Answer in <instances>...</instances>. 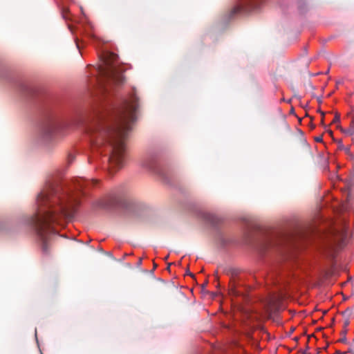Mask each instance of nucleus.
I'll return each mask as SVG.
<instances>
[{"label": "nucleus", "mask_w": 354, "mask_h": 354, "mask_svg": "<svg viewBox=\"0 0 354 354\" xmlns=\"http://www.w3.org/2000/svg\"><path fill=\"white\" fill-rule=\"evenodd\" d=\"M104 89H105V90H108V88H107V86H106V85H104Z\"/></svg>", "instance_id": "obj_20"}, {"label": "nucleus", "mask_w": 354, "mask_h": 354, "mask_svg": "<svg viewBox=\"0 0 354 354\" xmlns=\"http://www.w3.org/2000/svg\"><path fill=\"white\" fill-rule=\"evenodd\" d=\"M339 342H342V343L346 344L347 343V339H346V336L344 335L342 338L339 339Z\"/></svg>", "instance_id": "obj_9"}, {"label": "nucleus", "mask_w": 354, "mask_h": 354, "mask_svg": "<svg viewBox=\"0 0 354 354\" xmlns=\"http://www.w3.org/2000/svg\"><path fill=\"white\" fill-rule=\"evenodd\" d=\"M340 121V115L339 113H335V115L333 118V120H332V123H337V122H339Z\"/></svg>", "instance_id": "obj_8"}, {"label": "nucleus", "mask_w": 354, "mask_h": 354, "mask_svg": "<svg viewBox=\"0 0 354 354\" xmlns=\"http://www.w3.org/2000/svg\"><path fill=\"white\" fill-rule=\"evenodd\" d=\"M206 286H207V282H205V283H203V284L202 285V287H203V288H205Z\"/></svg>", "instance_id": "obj_17"}, {"label": "nucleus", "mask_w": 354, "mask_h": 354, "mask_svg": "<svg viewBox=\"0 0 354 354\" xmlns=\"http://www.w3.org/2000/svg\"><path fill=\"white\" fill-rule=\"evenodd\" d=\"M335 354H345V353H342V352H341L339 351H336Z\"/></svg>", "instance_id": "obj_13"}, {"label": "nucleus", "mask_w": 354, "mask_h": 354, "mask_svg": "<svg viewBox=\"0 0 354 354\" xmlns=\"http://www.w3.org/2000/svg\"><path fill=\"white\" fill-rule=\"evenodd\" d=\"M37 213L29 219L37 233L44 254L49 253V242L56 234L50 224L57 222L60 217L70 218L75 212L79 204L76 196L71 194H59L53 187L41 192L37 198Z\"/></svg>", "instance_id": "obj_2"}, {"label": "nucleus", "mask_w": 354, "mask_h": 354, "mask_svg": "<svg viewBox=\"0 0 354 354\" xmlns=\"http://www.w3.org/2000/svg\"><path fill=\"white\" fill-rule=\"evenodd\" d=\"M141 263H142V259H140L138 262V266H140Z\"/></svg>", "instance_id": "obj_16"}, {"label": "nucleus", "mask_w": 354, "mask_h": 354, "mask_svg": "<svg viewBox=\"0 0 354 354\" xmlns=\"http://www.w3.org/2000/svg\"><path fill=\"white\" fill-rule=\"evenodd\" d=\"M328 132H329V134H332L333 133L332 131H328Z\"/></svg>", "instance_id": "obj_23"}, {"label": "nucleus", "mask_w": 354, "mask_h": 354, "mask_svg": "<svg viewBox=\"0 0 354 354\" xmlns=\"http://www.w3.org/2000/svg\"><path fill=\"white\" fill-rule=\"evenodd\" d=\"M117 55L112 53H106L104 55L103 65L98 67V73L107 82V84L117 85L124 82L122 70L115 63Z\"/></svg>", "instance_id": "obj_3"}, {"label": "nucleus", "mask_w": 354, "mask_h": 354, "mask_svg": "<svg viewBox=\"0 0 354 354\" xmlns=\"http://www.w3.org/2000/svg\"><path fill=\"white\" fill-rule=\"evenodd\" d=\"M171 263H169L168 264V266H167V270L168 271H170V266H171Z\"/></svg>", "instance_id": "obj_12"}, {"label": "nucleus", "mask_w": 354, "mask_h": 354, "mask_svg": "<svg viewBox=\"0 0 354 354\" xmlns=\"http://www.w3.org/2000/svg\"><path fill=\"white\" fill-rule=\"evenodd\" d=\"M138 106V98L133 93L111 115L99 116L86 127V133L91 146L107 156L111 172L123 166L125 140L131 129V123L136 120L135 113Z\"/></svg>", "instance_id": "obj_1"}, {"label": "nucleus", "mask_w": 354, "mask_h": 354, "mask_svg": "<svg viewBox=\"0 0 354 354\" xmlns=\"http://www.w3.org/2000/svg\"><path fill=\"white\" fill-rule=\"evenodd\" d=\"M346 132L348 136H353L354 134V117L352 118L350 126Z\"/></svg>", "instance_id": "obj_6"}, {"label": "nucleus", "mask_w": 354, "mask_h": 354, "mask_svg": "<svg viewBox=\"0 0 354 354\" xmlns=\"http://www.w3.org/2000/svg\"><path fill=\"white\" fill-rule=\"evenodd\" d=\"M339 143H340L339 148H343V145H342V142H339Z\"/></svg>", "instance_id": "obj_18"}, {"label": "nucleus", "mask_w": 354, "mask_h": 354, "mask_svg": "<svg viewBox=\"0 0 354 354\" xmlns=\"http://www.w3.org/2000/svg\"><path fill=\"white\" fill-rule=\"evenodd\" d=\"M274 244H275V243H273L272 242H270V243H268V247H272V246H273Z\"/></svg>", "instance_id": "obj_14"}, {"label": "nucleus", "mask_w": 354, "mask_h": 354, "mask_svg": "<svg viewBox=\"0 0 354 354\" xmlns=\"http://www.w3.org/2000/svg\"><path fill=\"white\" fill-rule=\"evenodd\" d=\"M348 353H353V351H352L351 349H349V350L348 351Z\"/></svg>", "instance_id": "obj_21"}, {"label": "nucleus", "mask_w": 354, "mask_h": 354, "mask_svg": "<svg viewBox=\"0 0 354 354\" xmlns=\"http://www.w3.org/2000/svg\"><path fill=\"white\" fill-rule=\"evenodd\" d=\"M156 267H157V264L153 263V269H156Z\"/></svg>", "instance_id": "obj_19"}, {"label": "nucleus", "mask_w": 354, "mask_h": 354, "mask_svg": "<svg viewBox=\"0 0 354 354\" xmlns=\"http://www.w3.org/2000/svg\"><path fill=\"white\" fill-rule=\"evenodd\" d=\"M256 0H241V3L234 6L230 12V18L237 15L246 14L252 10L255 6L254 3Z\"/></svg>", "instance_id": "obj_4"}, {"label": "nucleus", "mask_w": 354, "mask_h": 354, "mask_svg": "<svg viewBox=\"0 0 354 354\" xmlns=\"http://www.w3.org/2000/svg\"><path fill=\"white\" fill-rule=\"evenodd\" d=\"M342 334H344V336H346V331L342 332Z\"/></svg>", "instance_id": "obj_22"}, {"label": "nucleus", "mask_w": 354, "mask_h": 354, "mask_svg": "<svg viewBox=\"0 0 354 354\" xmlns=\"http://www.w3.org/2000/svg\"><path fill=\"white\" fill-rule=\"evenodd\" d=\"M85 183L95 184V183H97V180H92V182L88 183V182H86V180H84L83 179H80V180L78 181L79 187L80 188H82L84 186Z\"/></svg>", "instance_id": "obj_7"}, {"label": "nucleus", "mask_w": 354, "mask_h": 354, "mask_svg": "<svg viewBox=\"0 0 354 354\" xmlns=\"http://www.w3.org/2000/svg\"><path fill=\"white\" fill-rule=\"evenodd\" d=\"M322 115L324 116V112H321Z\"/></svg>", "instance_id": "obj_25"}, {"label": "nucleus", "mask_w": 354, "mask_h": 354, "mask_svg": "<svg viewBox=\"0 0 354 354\" xmlns=\"http://www.w3.org/2000/svg\"><path fill=\"white\" fill-rule=\"evenodd\" d=\"M348 324V322H346L345 323V326H347Z\"/></svg>", "instance_id": "obj_24"}, {"label": "nucleus", "mask_w": 354, "mask_h": 354, "mask_svg": "<svg viewBox=\"0 0 354 354\" xmlns=\"http://www.w3.org/2000/svg\"><path fill=\"white\" fill-rule=\"evenodd\" d=\"M55 124L50 121L48 122L43 128V132L46 136H50L55 129Z\"/></svg>", "instance_id": "obj_5"}, {"label": "nucleus", "mask_w": 354, "mask_h": 354, "mask_svg": "<svg viewBox=\"0 0 354 354\" xmlns=\"http://www.w3.org/2000/svg\"><path fill=\"white\" fill-rule=\"evenodd\" d=\"M315 140L316 142H320L322 141V136H320L316 137L315 138Z\"/></svg>", "instance_id": "obj_11"}, {"label": "nucleus", "mask_w": 354, "mask_h": 354, "mask_svg": "<svg viewBox=\"0 0 354 354\" xmlns=\"http://www.w3.org/2000/svg\"><path fill=\"white\" fill-rule=\"evenodd\" d=\"M186 274H189V275H190V276H192V277H194V275H193L191 272H189V270H188V271H187Z\"/></svg>", "instance_id": "obj_15"}, {"label": "nucleus", "mask_w": 354, "mask_h": 354, "mask_svg": "<svg viewBox=\"0 0 354 354\" xmlns=\"http://www.w3.org/2000/svg\"><path fill=\"white\" fill-rule=\"evenodd\" d=\"M337 128H339L342 133H344L347 135V132L346 131H348V129H343L342 127H341L339 126H338Z\"/></svg>", "instance_id": "obj_10"}]
</instances>
